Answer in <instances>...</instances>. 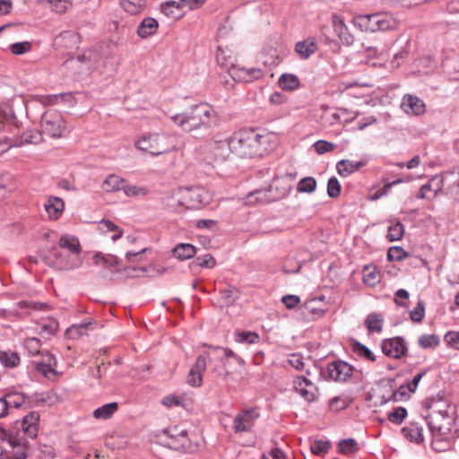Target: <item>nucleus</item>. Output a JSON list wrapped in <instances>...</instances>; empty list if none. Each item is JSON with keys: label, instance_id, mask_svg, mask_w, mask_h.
<instances>
[{"label": "nucleus", "instance_id": "nucleus-1", "mask_svg": "<svg viewBox=\"0 0 459 459\" xmlns=\"http://www.w3.org/2000/svg\"><path fill=\"white\" fill-rule=\"evenodd\" d=\"M171 119L185 132L192 134L197 139L209 134L211 129L218 125L216 112L207 103L194 105L189 111L176 114Z\"/></svg>", "mask_w": 459, "mask_h": 459}, {"label": "nucleus", "instance_id": "nucleus-2", "mask_svg": "<svg viewBox=\"0 0 459 459\" xmlns=\"http://www.w3.org/2000/svg\"><path fill=\"white\" fill-rule=\"evenodd\" d=\"M272 134L255 128H245L232 134L234 153L239 158H255L265 155L271 146Z\"/></svg>", "mask_w": 459, "mask_h": 459}, {"label": "nucleus", "instance_id": "nucleus-3", "mask_svg": "<svg viewBox=\"0 0 459 459\" xmlns=\"http://www.w3.org/2000/svg\"><path fill=\"white\" fill-rule=\"evenodd\" d=\"M177 145V135L169 133H146L134 143L136 149L152 156L173 152Z\"/></svg>", "mask_w": 459, "mask_h": 459}, {"label": "nucleus", "instance_id": "nucleus-4", "mask_svg": "<svg viewBox=\"0 0 459 459\" xmlns=\"http://www.w3.org/2000/svg\"><path fill=\"white\" fill-rule=\"evenodd\" d=\"M43 259L45 263L57 270H73L82 264L81 257L70 254L69 252L59 249L56 246H52L44 254Z\"/></svg>", "mask_w": 459, "mask_h": 459}, {"label": "nucleus", "instance_id": "nucleus-5", "mask_svg": "<svg viewBox=\"0 0 459 459\" xmlns=\"http://www.w3.org/2000/svg\"><path fill=\"white\" fill-rule=\"evenodd\" d=\"M41 127L43 133L51 138L63 137L65 131V122L62 114L56 109H48L41 117Z\"/></svg>", "mask_w": 459, "mask_h": 459}, {"label": "nucleus", "instance_id": "nucleus-6", "mask_svg": "<svg viewBox=\"0 0 459 459\" xmlns=\"http://www.w3.org/2000/svg\"><path fill=\"white\" fill-rule=\"evenodd\" d=\"M92 260H93V264L95 265L102 266L103 268L108 270L111 273H120L123 271V272L126 273L128 275H130L131 271L135 272V271L139 270L142 272H145V269H143V268H136V267L122 268L121 267V260L117 256H116L114 255H110V254L104 255L101 252H97L93 255Z\"/></svg>", "mask_w": 459, "mask_h": 459}, {"label": "nucleus", "instance_id": "nucleus-7", "mask_svg": "<svg viewBox=\"0 0 459 459\" xmlns=\"http://www.w3.org/2000/svg\"><path fill=\"white\" fill-rule=\"evenodd\" d=\"M259 417L258 407L243 409L235 416L232 428L236 433L249 432Z\"/></svg>", "mask_w": 459, "mask_h": 459}, {"label": "nucleus", "instance_id": "nucleus-8", "mask_svg": "<svg viewBox=\"0 0 459 459\" xmlns=\"http://www.w3.org/2000/svg\"><path fill=\"white\" fill-rule=\"evenodd\" d=\"M232 135L229 138L214 136L208 142V148L216 160L224 161L231 153H234L232 147Z\"/></svg>", "mask_w": 459, "mask_h": 459}, {"label": "nucleus", "instance_id": "nucleus-9", "mask_svg": "<svg viewBox=\"0 0 459 459\" xmlns=\"http://www.w3.org/2000/svg\"><path fill=\"white\" fill-rule=\"evenodd\" d=\"M354 368L348 362L336 359L329 362L326 366V379L335 382H346L352 375Z\"/></svg>", "mask_w": 459, "mask_h": 459}, {"label": "nucleus", "instance_id": "nucleus-10", "mask_svg": "<svg viewBox=\"0 0 459 459\" xmlns=\"http://www.w3.org/2000/svg\"><path fill=\"white\" fill-rule=\"evenodd\" d=\"M381 350L385 356L399 359L407 354L408 345L403 337L396 336L383 340Z\"/></svg>", "mask_w": 459, "mask_h": 459}, {"label": "nucleus", "instance_id": "nucleus-11", "mask_svg": "<svg viewBox=\"0 0 459 459\" xmlns=\"http://www.w3.org/2000/svg\"><path fill=\"white\" fill-rule=\"evenodd\" d=\"M207 359L212 361L211 353L204 352L197 356L195 364L187 374V384L193 387H200L203 385V374L207 367Z\"/></svg>", "mask_w": 459, "mask_h": 459}, {"label": "nucleus", "instance_id": "nucleus-12", "mask_svg": "<svg viewBox=\"0 0 459 459\" xmlns=\"http://www.w3.org/2000/svg\"><path fill=\"white\" fill-rule=\"evenodd\" d=\"M293 385L295 391L307 403L317 400L318 388L306 377H296Z\"/></svg>", "mask_w": 459, "mask_h": 459}, {"label": "nucleus", "instance_id": "nucleus-13", "mask_svg": "<svg viewBox=\"0 0 459 459\" xmlns=\"http://www.w3.org/2000/svg\"><path fill=\"white\" fill-rule=\"evenodd\" d=\"M264 76V72L260 68H245L238 67L233 68L230 72V77L234 81L245 82H252L255 80H258Z\"/></svg>", "mask_w": 459, "mask_h": 459}, {"label": "nucleus", "instance_id": "nucleus-14", "mask_svg": "<svg viewBox=\"0 0 459 459\" xmlns=\"http://www.w3.org/2000/svg\"><path fill=\"white\" fill-rule=\"evenodd\" d=\"M402 108L408 114H412L414 116H420L425 113V103L419 97L405 94L403 97L402 100Z\"/></svg>", "mask_w": 459, "mask_h": 459}, {"label": "nucleus", "instance_id": "nucleus-15", "mask_svg": "<svg viewBox=\"0 0 459 459\" xmlns=\"http://www.w3.org/2000/svg\"><path fill=\"white\" fill-rule=\"evenodd\" d=\"M39 414L37 411H30L22 418V429L30 438H35L39 431Z\"/></svg>", "mask_w": 459, "mask_h": 459}, {"label": "nucleus", "instance_id": "nucleus-16", "mask_svg": "<svg viewBox=\"0 0 459 459\" xmlns=\"http://www.w3.org/2000/svg\"><path fill=\"white\" fill-rule=\"evenodd\" d=\"M366 160H361L359 161L341 160L336 163V170L341 177L346 178L351 174L359 170L361 168L366 166Z\"/></svg>", "mask_w": 459, "mask_h": 459}, {"label": "nucleus", "instance_id": "nucleus-17", "mask_svg": "<svg viewBox=\"0 0 459 459\" xmlns=\"http://www.w3.org/2000/svg\"><path fill=\"white\" fill-rule=\"evenodd\" d=\"M356 28L364 32H376V13L371 14H359L352 20Z\"/></svg>", "mask_w": 459, "mask_h": 459}, {"label": "nucleus", "instance_id": "nucleus-18", "mask_svg": "<svg viewBox=\"0 0 459 459\" xmlns=\"http://www.w3.org/2000/svg\"><path fill=\"white\" fill-rule=\"evenodd\" d=\"M186 199L188 201V207L193 209H199L208 203L205 191L200 187L190 188Z\"/></svg>", "mask_w": 459, "mask_h": 459}, {"label": "nucleus", "instance_id": "nucleus-19", "mask_svg": "<svg viewBox=\"0 0 459 459\" xmlns=\"http://www.w3.org/2000/svg\"><path fill=\"white\" fill-rule=\"evenodd\" d=\"M57 247L59 249H64L69 252L70 254L78 256H80L82 252V247L78 238L69 234H65L61 236Z\"/></svg>", "mask_w": 459, "mask_h": 459}, {"label": "nucleus", "instance_id": "nucleus-20", "mask_svg": "<svg viewBox=\"0 0 459 459\" xmlns=\"http://www.w3.org/2000/svg\"><path fill=\"white\" fill-rule=\"evenodd\" d=\"M376 32L393 30L397 28L396 19L389 13H376Z\"/></svg>", "mask_w": 459, "mask_h": 459}, {"label": "nucleus", "instance_id": "nucleus-21", "mask_svg": "<svg viewBox=\"0 0 459 459\" xmlns=\"http://www.w3.org/2000/svg\"><path fill=\"white\" fill-rule=\"evenodd\" d=\"M317 50V44L314 38H307L295 45V51L301 59H307Z\"/></svg>", "mask_w": 459, "mask_h": 459}, {"label": "nucleus", "instance_id": "nucleus-22", "mask_svg": "<svg viewBox=\"0 0 459 459\" xmlns=\"http://www.w3.org/2000/svg\"><path fill=\"white\" fill-rule=\"evenodd\" d=\"M333 28L334 31L339 37L340 40L346 46H351L354 42L353 35L349 31L343 20L339 19L336 15H333Z\"/></svg>", "mask_w": 459, "mask_h": 459}, {"label": "nucleus", "instance_id": "nucleus-23", "mask_svg": "<svg viewBox=\"0 0 459 459\" xmlns=\"http://www.w3.org/2000/svg\"><path fill=\"white\" fill-rule=\"evenodd\" d=\"M403 437L411 441L420 444L423 441V429L422 427L417 422H411L402 429Z\"/></svg>", "mask_w": 459, "mask_h": 459}, {"label": "nucleus", "instance_id": "nucleus-24", "mask_svg": "<svg viewBox=\"0 0 459 459\" xmlns=\"http://www.w3.org/2000/svg\"><path fill=\"white\" fill-rule=\"evenodd\" d=\"M159 27L158 22L152 17L144 18L137 28V35L141 39H146L156 33Z\"/></svg>", "mask_w": 459, "mask_h": 459}, {"label": "nucleus", "instance_id": "nucleus-25", "mask_svg": "<svg viewBox=\"0 0 459 459\" xmlns=\"http://www.w3.org/2000/svg\"><path fill=\"white\" fill-rule=\"evenodd\" d=\"M214 353H217L216 359L222 364L223 367H225V359L228 358H233L236 359V361L238 364H243L244 359L238 356L232 350L227 347H221V346H208Z\"/></svg>", "mask_w": 459, "mask_h": 459}, {"label": "nucleus", "instance_id": "nucleus-26", "mask_svg": "<svg viewBox=\"0 0 459 459\" xmlns=\"http://www.w3.org/2000/svg\"><path fill=\"white\" fill-rule=\"evenodd\" d=\"M4 124L12 125L15 127L19 126V121L13 108L9 104L0 105V131L3 129Z\"/></svg>", "mask_w": 459, "mask_h": 459}, {"label": "nucleus", "instance_id": "nucleus-27", "mask_svg": "<svg viewBox=\"0 0 459 459\" xmlns=\"http://www.w3.org/2000/svg\"><path fill=\"white\" fill-rule=\"evenodd\" d=\"M173 255L181 260L192 258L196 254V247L188 243H179L172 249Z\"/></svg>", "mask_w": 459, "mask_h": 459}, {"label": "nucleus", "instance_id": "nucleus-28", "mask_svg": "<svg viewBox=\"0 0 459 459\" xmlns=\"http://www.w3.org/2000/svg\"><path fill=\"white\" fill-rule=\"evenodd\" d=\"M234 61L235 58L229 53V51H226L220 47L218 48L216 51V62L221 68L228 71L230 74L233 68H238V66L234 65Z\"/></svg>", "mask_w": 459, "mask_h": 459}, {"label": "nucleus", "instance_id": "nucleus-29", "mask_svg": "<svg viewBox=\"0 0 459 459\" xmlns=\"http://www.w3.org/2000/svg\"><path fill=\"white\" fill-rule=\"evenodd\" d=\"M279 87L287 91H292L300 87L299 77L292 74H282L278 79Z\"/></svg>", "mask_w": 459, "mask_h": 459}, {"label": "nucleus", "instance_id": "nucleus-30", "mask_svg": "<svg viewBox=\"0 0 459 459\" xmlns=\"http://www.w3.org/2000/svg\"><path fill=\"white\" fill-rule=\"evenodd\" d=\"M339 454L344 456H351L359 450V445L354 438L342 439L337 445Z\"/></svg>", "mask_w": 459, "mask_h": 459}, {"label": "nucleus", "instance_id": "nucleus-31", "mask_svg": "<svg viewBox=\"0 0 459 459\" xmlns=\"http://www.w3.org/2000/svg\"><path fill=\"white\" fill-rule=\"evenodd\" d=\"M126 180L117 175L111 174L102 183V188L106 192H117L123 190Z\"/></svg>", "mask_w": 459, "mask_h": 459}, {"label": "nucleus", "instance_id": "nucleus-32", "mask_svg": "<svg viewBox=\"0 0 459 459\" xmlns=\"http://www.w3.org/2000/svg\"><path fill=\"white\" fill-rule=\"evenodd\" d=\"M65 208V203L61 198L53 197L50 198L47 204H45V209L50 217L57 219L63 212Z\"/></svg>", "mask_w": 459, "mask_h": 459}, {"label": "nucleus", "instance_id": "nucleus-33", "mask_svg": "<svg viewBox=\"0 0 459 459\" xmlns=\"http://www.w3.org/2000/svg\"><path fill=\"white\" fill-rule=\"evenodd\" d=\"M437 181V187L435 188L434 190V197H436L439 191H441V189L443 188V185H444V182H443V179H438L437 177H434L432 178L429 182H427L426 184H424L423 186H421V187L420 188V191H419V194L417 195V198L418 199H427L428 198V195L427 194L430 191H432V184L435 183Z\"/></svg>", "mask_w": 459, "mask_h": 459}, {"label": "nucleus", "instance_id": "nucleus-34", "mask_svg": "<svg viewBox=\"0 0 459 459\" xmlns=\"http://www.w3.org/2000/svg\"><path fill=\"white\" fill-rule=\"evenodd\" d=\"M383 317L377 313L368 314L364 321L366 328L370 333H380L383 328Z\"/></svg>", "mask_w": 459, "mask_h": 459}, {"label": "nucleus", "instance_id": "nucleus-35", "mask_svg": "<svg viewBox=\"0 0 459 459\" xmlns=\"http://www.w3.org/2000/svg\"><path fill=\"white\" fill-rule=\"evenodd\" d=\"M91 321H82L78 325H73L66 330V334L71 339H77L87 333V331L91 327Z\"/></svg>", "mask_w": 459, "mask_h": 459}, {"label": "nucleus", "instance_id": "nucleus-36", "mask_svg": "<svg viewBox=\"0 0 459 459\" xmlns=\"http://www.w3.org/2000/svg\"><path fill=\"white\" fill-rule=\"evenodd\" d=\"M351 350L357 356L365 359L369 361H376V356L374 353L364 344L359 341H351Z\"/></svg>", "mask_w": 459, "mask_h": 459}, {"label": "nucleus", "instance_id": "nucleus-37", "mask_svg": "<svg viewBox=\"0 0 459 459\" xmlns=\"http://www.w3.org/2000/svg\"><path fill=\"white\" fill-rule=\"evenodd\" d=\"M409 180H410L409 178H399L392 182H386V183H385L383 187L379 188L373 195H370L369 200H371V201L378 200L381 197L387 195L390 189L393 186L399 185L401 183L408 182Z\"/></svg>", "mask_w": 459, "mask_h": 459}, {"label": "nucleus", "instance_id": "nucleus-38", "mask_svg": "<svg viewBox=\"0 0 459 459\" xmlns=\"http://www.w3.org/2000/svg\"><path fill=\"white\" fill-rule=\"evenodd\" d=\"M47 362L40 361L36 363L37 371L41 373L45 377L48 376V372L56 374V371L54 368V367L56 365V359L55 356L47 351Z\"/></svg>", "mask_w": 459, "mask_h": 459}, {"label": "nucleus", "instance_id": "nucleus-39", "mask_svg": "<svg viewBox=\"0 0 459 459\" xmlns=\"http://www.w3.org/2000/svg\"><path fill=\"white\" fill-rule=\"evenodd\" d=\"M118 409L117 403H106L93 411V416L96 419L107 420L109 419Z\"/></svg>", "mask_w": 459, "mask_h": 459}, {"label": "nucleus", "instance_id": "nucleus-40", "mask_svg": "<svg viewBox=\"0 0 459 459\" xmlns=\"http://www.w3.org/2000/svg\"><path fill=\"white\" fill-rule=\"evenodd\" d=\"M234 336L235 341L239 343L255 344L260 341V336L256 332L236 331Z\"/></svg>", "mask_w": 459, "mask_h": 459}, {"label": "nucleus", "instance_id": "nucleus-41", "mask_svg": "<svg viewBox=\"0 0 459 459\" xmlns=\"http://www.w3.org/2000/svg\"><path fill=\"white\" fill-rule=\"evenodd\" d=\"M7 406L13 407L16 409L21 408L25 403V394L16 391L7 392L4 394Z\"/></svg>", "mask_w": 459, "mask_h": 459}, {"label": "nucleus", "instance_id": "nucleus-42", "mask_svg": "<svg viewBox=\"0 0 459 459\" xmlns=\"http://www.w3.org/2000/svg\"><path fill=\"white\" fill-rule=\"evenodd\" d=\"M0 362L5 368H15L20 362V356L17 352L0 351Z\"/></svg>", "mask_w": 459, "mask_h": 459}, {"label": "nucleus", "instance_id": "nucleus-43", "mask_svg": "<svg viewBox=\"0 0 459 459\" xmlns=\"http://www.w3.org/2000/svg\"><path fill=\"white\" fill-rule=\"evenodd\" d=\"M403 234L404 226L399 220H396L388 227L386 238L391 242L397 241L403 238Z\"/></svg>", "mask_w": 459, "mask_h": 459}, {"label": "nucleus", "instance_id": "nucleus-44", "mask_svg": "<svg viewBox=\"0 0 459 459\" xmlns=\"http://www.w3.org/2000/svg\"><path fill=\"white\" fill-rule=\"evenodd\" d=\"M180 7L181 5L179 3L175 1H169L160 5V11L168 17L172 19H178L181 17V14L178 13Z\"/></svg>", "mask_w": 459, "mask_h": 459}, {"label": "nucleus", "instance_id": "nucleus-45", "mask_svg": "<svg viewBox=\"0 0 459 459\" xmlns=\"http://www.w3.org/2000/svg\"><path fill=\"white\" fill-rule=\"evenodd\" d=\"M220 292L227 306L232 305L237 299H238L240 295L238 289L233 285H228L225 289L221 290Z\"/></svg>", "mask_w": 459, "mask_h": 459}, {"label": "nucleus", "instance_id": "nucleus-46", "mask_svg": "<svg viewBox=\"0 0 459 459\" xmlns=\"http://www.w3.org/2000/svg\"><path fill=\"white\" fill-rule=\"evenodd\" d=\"M331 446H332V445H331L330 441L318 439V440H315L310 445V450H311L312 454L316 456H324L329 451Z\"/></svg>", "mask_w": 459, "mask_h": 459}, {"label": "nucleus", "instance_id": "nucleus-47", "mask_svg": "<svg viewBox=\"0 0 459 459\" xmlns=\"http://www.w3.org/2000/svg\"><path fill=\"white\" fill-rule=\"evenodd\" d=\"M420 347L423 349H434L440 343V339L437 334H422L418 339Z\"/></svg>", "mask_w": 459, "mask_h": 459}, {"label": "nucleus", "instance_id": "nucleus-48", "mask_svg": "<svg viewBox=\"0 0 459 459\" xmlns=\"http://www.w3.org/2000/svg\"><path fill=\"white\" fill-rule=\"evenodd\" d=\"M411 394L412 393L407 389L406 384L402 385L393 392L392 395L387 400H385V403L408 401L411 398Z\"/></svg>", "mask_w": 459, "mask_h": 459}, {"label": "nucleus", "instance_id": "nucleus-49", "mask_svg": "<svg viewBox=\"0 0 459 459\" xmlns=\"http://www.w3.org/2000/svg\"><path fill=\"white\" fill-rule=\"evenodd\" d=\"M408 415L406 408L403 406L396 407L394 411L388 412L387 419L395 425H401Z\"/></svg>", "mask_w": 459, "mask_h": 459}, {"label": "nucleus", "instance_id": "nucleus-50", "mask_svg": "<svg viewBox=\"0 0 459 459\" xmlns=\"http://www.w3.org/2000/svg\"><path fill=\"white\" fill-rule=\"evenodd\" d=\"M316 188V180L313 177H306L299 180L297 190L299 193H313Z\"/></svg>", "mask_w": 459, "mask_h": 459}, {"label": "nucleus", "instance_id": "nucleus-51", "mask_svg": "<svg viewBox=\"0 0 459 459\" xmlns=\"http://www.w3.org/2000/svg\"><path fill=\"white\" fill-rule=\"evenodd\" d=\"M40 140V134L38 132H26L19 139L14 140L15 146H22L23 144H36Z\"/></svg>", "mask_w": 459, "mask_h": 459}, {"label": "nucleus", "instance_id": "nucleus-52", "mask_svg": "<svg viewBox=\"0 0 459 459\" xmlns=\"http://www.w3.org/2000/svg\"><path fill=\"white\" fill-rule=\"evenodd\" d=\"M123 191L128 197L132 196H144L149 193V190L145 186H139L134 185L126 184L124 185Z\"/></svg>", "mask_w": 459, "mask_h": 459}, {"label": "nucleus", "instance_id": "nucleus-53", "mask_svg": "<svg viewBox=\"0 0 459 459\" xmlns=\"http://www.w3.org/2000/svg\"><path fill=\"white\" fill-rule=\"evenodd\" d=\"M216 264L214 257L211 254L197 256L191 264L190 266L196 265L199 267L213 268Z\"/></svg>", "mask_w": 459, "mask_h": 459}, {"label": "nucleus", "instance_id": "nucleus-54", "mask_svg": "<svg viewBox=\"0 0 459 459\" xmlns=\"http://www.w3.org/2000/svg\"><path fill=\"white\" fill-rule=\"evenodd\" d=\"M408 256L409 254L402 247H391L387 251V260L390 262L402 261Z\"/></svg>", "mask_w": 459, "mask_h": 459}, {"label": "nucleus", "instance_id": "nucleus-55", "mask_svg": "<svg viewBox=\"0 0 459 459\" xmlns=\"http://www.w3.org/2000/svg\"><path fill=\"white\" fill-rule=\"evenodd\" d=\"M120 4L126 12L136 14L141 11L143 0H120Z\"/></svg>", "mask_w": 459, "mask_h": 459}, {"label": "nucleus", "instance_id": "nucleus-56", "mask_svg": "<svg viewBox=\"0 0 459 459\" xmlns=\"http://www.w3.org/2000/svg\"><path fill=\"white\" fill-rule=\"evenodd\" d=\"M363 273V282L365 284L374 287L379 282V278L377 275L376 267L370 269L369 266H364Z\"/></svg>", "mask_w": 459, "mask_h": 459}, {"label": "nucleus", "instance_id": "nucleus-57", "mask_svg": "<svg viewBox=\"0 0 459 459\" xmlns=\"http://www.w3.org/2000/svg\"><path fill=\"white\" fill-rule=\"evenodd\" d=\"M425 316V304L420 299L417 306L410 312V318L415 323H420Z\"/></svg>", "mask_w": 459, "mask_h": 459}, {"label": "nucleus", "instance_id": "nucleus-58", "mask_svg": "<svg viewBox=\"0 0 459 459\" xmlns=\"http://www.w3.org/2000/svg\"><path fill=\"white\" fill-rule=\"evenodd\" d=\"M341 185L335 177H331L327 182V195L331 198H337L341 195Z\"/></svg>", "mask_w": 459, "mask_h": 459}, {"label": "nucleus", "instance_id": "nucleus-59", "mask_svg": "<svg viewBox=\"0 0 459 459\" xmlns=\"http://www.w3.org/2000/svg\"><path fill=\"white\" fill-rule=\"evenodd\" d=\"M71 96V93H60L53 95H41L38 97L39 102L44 106H51L57 102L59 99Z\"/></svg>", "mask_w": 459, "mask_h": 459}, {"label": "nucleus", "instance_id": "nucleus-60", "mask_svg": "<svg viewBox=\"0 0 459 459\" xmlns=\"http://www.w3.org/2000/svg\"><path fill=\"white\" fill-rule=\"evenodd\" d=\"M314 148L318 154H325L333 151L335 144L325 140H318L314 143Z\"/></svg>", "mask_w": 459, "mask_h": 459}, {"label": "nucleus", "instance_id": "nucleus-61", "mask_svg": "<svg viewBox=\"0 0 459 459\" xmlns=\"http://www.w3.org/2000/svg\"><path fill=\"white\" fill-rule=\"evenodd\" d=\"M349 405V402L340 396L332 398L329 402L330 410L333 411H340L346 409Z\"/></svg>", "mask_w": 459, "mask_h": 459}, {"label": "nucleus", "instance_id": "nucleus-62", "mask_svg": "<svg viewBox=\"0 0 459 459\" xmlns=\"http://www.w3.org/2000/svg\"><path fill=\"white\" fill-rule=\"evenodd\" d=\"M31 48V44L29 41L16 42L10 46V49L13 55L20 56Z\"/></svg>", "mask_w": 459, "mask_h": 459}, {"label": "nucleus", "instance_id": "nucleus-63", "mask_svg": "<svg viewBox=\"0 0 459 459\" xmlns=\"http://www.w3.org/2000/svg\"><path fill=\"white\" fill-rule=\"evenodd\" d=\"M25 348L28 352L34 356L39 353L40 340L38 338H27L25 341Z\"/></svg>", "mask_w": 459, "mask_h": 459}, {"label": "nucleus", "instance_id": "nucleus-64", "mask_svg": "<svg viewBox=\"0 0 459 459\" xmlns=\"http://www.w3.org/2000/svg\"><path fill=\"white\" fill-rule=\"evenodd\" d=\"M445 341L449 346L459 351V332H448L445 335Z\"/></svg>", "mask_w": 459, "mask_h": 459}]
</instances>
